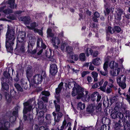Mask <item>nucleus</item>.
I'll return each mask as SVG.
<instances>
[{"instance_id": "30", "label": "nucleus", "mask_w": 130, "mask_h": 130, "mask_svg": "<svg viewBox=\"0 0 130 130\" xmlns=\"http://www.w3.org/2000/svg\"><path fill=\"white\" fill-rule=\"evenodd\" d=\"M8 4L10 5V7L11 8H14L15 0H8Z\"/></svg>"}, {"instance_id": "35", "label": "nucleus", "mask_w": 130, "mask_h": 130, "mask_svg": "<svg viewBox=\"0 0 130 130\" xmlns=\"http://www.w3.org/2000/svg\"><path fill=\"white\" fill-rule=\"evenodd\" d=\"M57 112V120H56V122H58L59 121L60 119L63 116V114L61 112H60V111Z\"/></svg>"}, {"instance_id": "25", "label": "nucleus", "mask_w": 130, "mask_h": 130, "mask_svg": "<svg viewBox=\"0 0 130 130\" xmlns=\"http://www.w3.org/2000/svg\"><path fill=\"white\" fill-rule=\"evenodd\" d=\"M38 24L36 23V22H34L31 23L30 24V26H27V28L30 29H35V28L37 26Z\"/></svg>"}, {"instance_id": "4", "label": "nucleus", "mask_w": 130, "mask_h": 130, "mask_svg": "<svg viewBox=\"0 0 130 130\" xmlns=\"http://www.w3.org/2000/svg\"><path fill=\"white\" fill-rule=\"evenodd\" d=\"M72 92V95L73 96H75L76 95H78L77 97V99H79L81 98L83 94L84 89L79 85L76 86L75 88H73Z\"/></svg>"}, {"instance_id": "18", "label": "nucleus", "mask_w": 130, "mask_h": 130, "mask_svg": "<svg viewBox=\"0 0 130 130\" xmlns=\"http://www.w3.org/2000/svg\"><path fill=\"white\" fill-rule=\"evenodd\" d=\"M92 62L94 65L98 66L102 62V61L100 58H96L93 60Z\"/></svg>"}, {"instance_id": "2", "label": "nucleus", "mask_w": 130, "mask_h": 130, "mask_svg": "<svg viewBox=\"0 0 130 130\" xmlns=\"http://www.w3.org/2000/svg\"><path fill=\"white\" fill-rule=\"evenodd\" d=\"M46 76V74L45 72H42L41 75L40 74H35L33 78V79L31 82L30 83L29 85L30 87L35 88L37 84H41L42 81L44 78Z\"/></svg>"}, {"instance_id": "33", "label": "nucleus", "mask_w": 130, "mask_h": 130, "mask_svg": "<svg viewBox=\"0 0 130 130\" xmlns=\"http://www.w3.org/2000/svg\"><path fill=\"white\" fill-rule=\"evenodd\" d=\"M14 86L17 90L21 92L23 91V89L21 87L20 85L19 84L17 83L15 84L14 85Z\"/></svg>"}, {"instance_id": "8", "label": "nucleus", "mask_w": 130, "mask_h": 130, "mask_svg": "<svg viewBox=\"0 0 130 130\" xmlns=\"http://www.w3.org/2000/svg\"><path fill=\"white\" fill-rule=\"evenodd\" d=\"M10 122L8 121L4 122L1 121L0 122V130H10Z\"/></svg>"}, {"instance_id": "31", "label": "nucleus", "mask_w": 130, "mask_h": 130, "mask_svg": "<svg viewBox=\"0 0 130 130\" xmlns=\"http://www.w3.org/2000/svg\"><path fill=\"white\" fill-rule=\"evenodd\" d=\"M121 80V82H125L126 80V77L125 76L123 75H121L120 76L118 77L117 79V82L118 83V80L119 79Z\"/></svg>"}, {"instance_id": "54", "label": "nucleus", "mask_w": 130, "mask_h": 130, "mask_svg": "<svg viewBox=\"0 0 130 130\" xmlns=\"http://www.w3.org/2000/svg\"><path fill=\"white\" fill-rule=\"evenodd\" d=\"M124 114L121 113L120 112H118L117 113V116L121 119H123L124 117Z\"/></svg>"}, {"instance_id": "49", "label": "nucleus", "mask_w": 130, "mask_h": 130, "mask_svg": "<svg viewBox=\"0 0 130 130\" xmlns=\"http://www.w3.org/2000/svg\"><path fill=\"white\" fill-rule=\"evenodd\" d=\"M126 124L124 125V130H128L130 129V123L126 122Z\"/></svg>"}, {"instance_id": "13", "label": "nucleus", "mask_w": 130, "mask_h": 130, "mask_svg": "<svg viewBox=\"0 0 130 130\" xmlns=\"http://www.w3.org/2000/svg\"><path fill=\"white\" fill-rule=\"evenodd\" d=\"M27 81L26 79L22 78L21 80V84L22 87L25 89L28 88V85L27 84Z\"/></svg>"}, {"instance_id": "32", "label": "nucleus", "mask_w": 130, "mask_h": 130, "mask_svg": "<svg viewBox=\"0 0 130 130\" xmlns=\"http://www.w3.org/2000/svg\"><path fill=\"white\" fill-rule=\"evenodd\" d=\"M79 57L80 60L82 61H84L86 60V56L84 53H80Z\"/></svg>"}, {"instance_id": "27", "label": "nucleus", "mask_w": 130, "mask_h": 130, "mask_svg": "<svg viewBox=\"0 0 130 130\" xmlns=\"http://www.w3.org/2000/svg\"><path fill=\"white\" fill-rule=\"evenodd\" d=\"M41 45V47L40 48L39 51L37 53L38 55H40L43 52V49H45L46 47V46L43 43V41Z\"/></svg>"}, {"instance_id": "15", "label": "nucleus", "mask_w": 130, "mask_h": 130, "mask_svg": "<svg viewBox=\"0 0 130 130\" xmlns=\"http://www.w3.org/2000/svg\"><path fill=\"white\" fill-rule=\"evenodd\" d=\"M52 116L50 114H46L45 117V123L50 124L51 123Z\"/></svg>"}, {"instance_id": "16", "label": "nucleus", "mask_w": 130, "mask_h": 130, "mask_svg": "<svg viewBox=\"0 0 130 130\" xmlns=\"http://www.w3.org/2000/svg\"><path fill=\"white\" fill-rule=\"evenodd\" d=\"M61 89L57 88L55 90L56 94L55 95V97L57 100H58V102L60 100V93L61 92Z\"/></svg>"}, {"instance_id": "39", "label": "nucleus", "mask_w": 130, "mask_h": 130, "mask_svg": "<svg viewBox=\"0 0 130 130\" xmlns=\"http://www.w3.org/2000/svg\"><path fill=\"white\" fill-rule=\"evenodd\" d=\"M5 82L6 83H7L9 84V85H11L12 82V78L11 77L10 78H5Z\"/></svg>"}, {"instance_id": "40", "label": "nucleus", "mask_w": 130, "mask_h": 130, "mask_svg": "<svg viewBox=\"0 0 130 130\" xmlns=\"http://www.w3.org/2000/svg\"><path fill=\"white\" fill-rule=\"evenodd\" d=\"M73 48L72 47L68 45L66 47V51L67 52L69 53H71L72 52Z\"/></svg>"}, {"instance_id": "14", "label": "nucleus", "mask_w": 130, "mask_h": 130, "mask_svg": "<svg viewBox=\"0 0 130 130\" xmlns=\"http://www.w3.org/2000/svg\"><path fill=\"white\" fill-rule=\"evenodd\" d=\"M18 111H13L12 114L13 115V116L10 117V121L11 122H14L16 118V116H17Z\"/></svg>"}, {"instance_id": "59", "label": "nucleus", "mask_w": 130, "mask_h": 130, "mask_svg": "<svg viewBox=\"0 0 130 130\" xmlns=\"http://www.w3.org/2000/svg\"><path fill=\"white\" fill-rule=\"evenodd\" d=\"M3 12L5 13L9 14L12 13V10L10 9H5L3 11Z\"/></svg>"}, {"instance_id": "38", "label": "nucleus", "mask_w": 130, "mask_h": 130, "mask_svg": "<svg viewBox=\"0 0 130 130\" xmlns=\"http://www.w3.org/2000/svg\"><path fill=\"white\" fill-rule=\"evenodd\" d=\"M108 82L107 81H105L103 85V86H101L100 87V89L101 90L105 92V91L106 87L107 85Z\"/></svg>"}, {"instance_id": "11", "label": "nucleus", "mask_w": 130, "mask_h": 130, "mask_svg": "<svg viewBox=\"0 0 130 130\" xmlns=\"http://www.w3.org/2000/svg\"><path fill=\"white\" fill-rule=\"evenodd\" d=\"M95 108V104L93 103L88 105L87 108V110L88 112H92L94 111Z\"/></svg>"}, {"instance_id": "36", "label": "nucleus", "mask_w": 130, "mask_h": 130, "mask_svg": "<svg viewBox=\"0 0 130 130\" xmlns=\"http://www.w3.org/2000/svg\"><path fill=\"white\" fill-rule=\"evenodd\" d=\"M107 33L113 34L115 32L113 28L109 26L108 27L107 29L106 30Z\"/></svg>"}, {"instance_id": "7", "label": "nucleus", "mask_w": 130, "mask_h": 130, "mask_svg": "<svg viewBox=\"0 0 130 130\" xmlns=\"http://www.w3.org/2000/svg\"><path fill=\"white\" fill-rule=\"evenodd\" d=\"M124 12L123 10L121 8H116L115 10L116 13L115 14V19L118 20H120L121 19V16Z\"/></svg>"}, {"instance_id": "41", "label": "nucleus", "mask_w": 130, "mask_h": 130, "mask_svg": "<svg viewBox=\"0 0 130 130\" xmlns=\"http://www.w3.org/2000/svg\"><path fill=\"white\" fill-rule=\"evenodd\" d=\"M67 124V122L66 119H64L62 122V126H61L60 129L63 130L64 129L66 128L67 126L66 125Z\"/></svg>"}, {"instance_id": "42", "label": "nucleus", "mask_w": 130, "mask_h": 130, "mask_svg": "<svg viewBox=\"0 0 130 130\" xmlns=\"http://www.w3.org/2000/svg\"><path fill=\"white\" fill-rule=\"evenodd\" d=\"M102 105V104L101 103H99L98 106L96 107V111L98 112H101V105Z\"/></svg>"}, {"instance_id": "29", "label": "nucleus", "mask_w": 130, "mask_h": 130, "mask_svg": "<svg viewBox=\"0 0 130 130\" xmlns=\"http://www.w3.org/2000/svg\"><path fill=\"white\" fill-rule=\"evenodd\" d=\"M36 111L37 112L36 115L37 116V118H43L44 115V112L43 111H40L38 113V109L37 108H36Z\"/></svg>"}, {"instance_id": "51", "label": "nucleus", "mask_w": 130, "mask_h": 130, "mask_svg": "<svg viewBox=\"0 0 130 130\" xmlns=\"http://www.w3.org/2000/svg\"><path fill=\"white\" fill-rule=\"evenodd\" d=\"M68 85L69 87L70 86L71 87H72L74 86L73 88H75V87H76V86H77L76 83L74 82H69Z\"/></svg>"}, {"instance_id": "10", "label": "nucleus", "mask_w": 130, "mask_h": 130, "mask_svg": "<svg viewBox=\"0 0 130 130\" xmlns=\"http://www.w3.org/2000/svg\"><path fill=\"white\" fill-rule=\"evenodd\" d=\"M33 71L32 67L31 66H29L26 68V74L28 78L31 77L32 76Z\"/></svg>"}, {"instance_id": "23", "label": "nucleus", "mask_w": 130, "mask_h": 130, "mask_svg": "<svg viewBox=\"0 0 130 130\" xmlns=\"http://www.w3.org/2000/svg\"><path fill=\"white\" fill-rule=\"evenodd\" d=\"M52 42L55 44H59L60 43V41L58 37H53L51 39Z\"/></svg>"}, {"instance_id": "50", "label": "nucleus", "mask_w": 130, "mask_h": 130, "mask_svg": "<svg viewBox=\"0 0 130 130\" xmlns=\"http://www.w3.org/2000/svg\"><path fill=\"white\" fill-rule=\"evenodd\" d=\"M72 59L75 61H77L79 58L78 55L77 54H74L71 56Z\"/></svg>"}, {"instance_id": "53", "label": "nucleus", "mask_w": 130, "mask_h": 130, "mask_svg": "<svg viewBox=\"0 0 130 130\" xmlns=\"http://www.w3.org/2000/svg\"><path fill=\"white\" fill-rule=\"evenodd\" d=\"M17 93V92L14 90V89L11 90L10 91V95L12 96H15L16 95Z\"/></svg>"}, {"instance_id": "48", "label": "nucleus", "mask_w": 130, "mask_h": 130, "mask_svg": "<svg viewBox=\"0 0 130 130\" xmlns=\"http://www.w3.org/2000/svg\"><path fill=\"white\" fill-rule=\"evenodd\" d=\"M42 30V29H41V30H39L37 29H34V31L35 32L38 33L39 35L42 36L43 35Z\"/></svg>"}, {"instance_id": "5", "label": "nucleus", "mask_w": 130, "mask_h": 130, "mask_svg": "<svg viewBox=\"0 0 130 130\" xmlns=\"http://www.w3.org/2000/svg\"><path fill=\"white\" fill-rule=\"evenodd\" d=\"M26 33L25 32L23 31L19 32L18 36L17 37L18 39L17 44L18 45H20L19 43H20L21 42H23Z\"/></svg>"}, {"instance_id": "44", "label": "nucleus", "mask_w": 130, "mask_h": 130, "mask_svg": "<svg viewBox=\"0 0 130 130\" xmlns=\"http://www.w3.org/2000/svg\"><path fill=\"white\" fill-rule=\"evenodd\" d=\"M52 52V51L50 49H49L48 50H47L46 51L45 55L46 57L49 58L51 56Z\"/></svg>"}, {"instance_id": "28", "label": "nucleus", "mask_w": 130, "mask_h": 130, "mask_svg": "<svg viewBox=\"0 0 130 130\" xmlns=\"http://www.w3.org/2000/svg\"><path fill=\"white\" fill-rule=\"evenodd\" d=\"M20 45H18L17 44V46L18 45H20L21 47L20 48V51L22 53H24L25 52V50L24 49V42H21L20 43Z\"/></svg>"}, {"instance_id": "62", "label": "nucleus", "mask_w": 130, "mask_h": 130, "mask_svg": "<svg viewBox=\"0 0 130 130\" xmlns=\"http://www.w3.org/2000/svg\"><path fill=\"white\" fill-rule=\"evenodd\" d=\"M111 116L112 119H115L117 117V113L116 112H113L111 115Z\"/></svg>"}, {"instance_id": "9", "label": "nucleus", "mask_w": 130, "mask_h": 130, "mask_svg": "<svg viewBox=\"0 0 130 130\" xmlns=\"http://www.w3.org/2000/svg\"><path fill=\"white\" fill-rule=\"evenodd\" d=\"M1 89L2 90H5L7 91L9 89V85L5 82V79L4 77H2L1 78Z\"/></svg>"}, {"instance_id": "6", "label": "nucleus", "mask_w": 130, "mask_h": 130, "mask_svg": "<svg viewBox=\"0 0 130 130\" xmlns=\"http://www.w3.org/2000/svg\"><path fill=\"white\" fill-rule=\"evenodd\" d=\"M58 71V68L56 64L52 62L50 64V72L52 75H55L57 73Z\"/></svg>"}, {"instance_id": "61", "label": "nucleus", "mask_w": 130, "mask_h": 130, "mask_svg": "<svg viewBox=\"0 0 130 130\" xmlns=\"http://www.w3.org/2000/svg\"><path fill=\"white\" fill-rule=\"evenodd\" d=\"M16 72L17 74L16 75V76L14 79L15 81L16 82H18L19 80V74L18 72V71H17Z\"/></svg>"}, {"instance_id": "57", "label": "nucleus", "mask_w": 130, "mask_h": 130, "mask_svg": "<svg viewBox=\"0 0 130 130\" xmlns=\"http://www.w3.org/2000/svg\"><path fill=\"white\" fill-rule=\"evenodd\" d=\"M4 75L5 77V78H10V74L7 72H4Z\"/></svg>"}, {"instance_id": "21", "label": "nucleus", "mask_w": 130, "mask_h": 130, "mask_svg": "<svg viewBox=\"0 0 130 130\" xmlns=\"http://www.w3.org/2000/svg\"><path fill=\"white\" fill-rule=\"evenodd\" d=\"M34 40L33 39L32 40V42L31 43L30 41H29V43H28V51L29 53L31 52L33 48V46L34 44Z\"/></svg>"}, {"instance_id": "1", "label": "nucleus", "mask_w": 130, "mask_h": 130, "mask_svg": "<svg viewBox=\"0 0 130 130\" xmlns=\"http://www.w3.org/2000/svg\"><path fill=\"white\" fill-rule=\"evenodd\" d=\"M15 38L14 30L8 27L6 34L5 44L7 50L10 51L13 50L12 46L14 44Z\"/></svg>"}, {"instance_id": "26", "label": "nucleus", "mask_w": 130, "mask_h": 130, "mask_svg": "<svg viewBox=\"0 0 130 130\" xmlns=\"http://www.w3.org/2000/svg\"><path fill=\"white\" fill-rule=\"evenodd\" d=\"M85 107V104L81 102H79L77 104V108L78 109L80 110H83Z\"/></svg>"}, {"instance_id": "63", "label": "nucleus", "mask_w": 130, "mask_h": 130, "mask_svg": "<svg viewBox=\"0 0 130 130\" xmlns=\"http://www.w3.org/2000/svg\"><path fill=\"white\" fill-rule=\"evenodd\" d=\"M41 99L45 102L46 103L48 102V98L46 96H43Z\"/></svg>"}, {"instance_id": "24", "label": "nucleus", "mask_w": 130, "mask_h": 130, "mask_svg": "<svg viewBox=\"0 0 130 130\" xmlns=\"http://www.w3.org/2000/svg\"><path fill=\"white\" fill-rule=\"evenodd\" d=\"M98 95V93L96 92H93L90 96V98L91 100L93 101H95L96 99V97L97 95Z\"/></svg>"}, {"instance_id": "58", "label": "nucleus", "mask_w": 130, "mask_h": 130, "mask_svg": "<svg viewBox=\"0 0 130 130\" xmlns=\"http://www.w3.org/2000/svg\"><path fill=\"white\" fill-rule=\"evenodd\" d=\"M108 64V61H106L105 62L103 65V68L105 71H107V69Z\"/></svg>"}, {"instance_id": "12", "label": "nucleus", "mask_w": 130, "mask_h": 130, "mask_svg": "<svg viewBox=\"0 0 130 130\" xmlns=\"http://www.w3.org/2000/svg\"><path fill=\"white\" fill-rule=\"evenodd\" d=\"M20 21L24 22V23L26 24H29L30 23V17L28 16H23L20 17L19 19Z\"/></svg>"}, {"instance_id": "45", "label": "nucleus", "mask_w": 130, "mask_h": 130, "mask_svg": "<svg viewBox=\"0 0 130 130\" xmlns=\"http://www.w3.org/2000/svg\"><path fill=\"white\" fill-rule=\"evenodd\" d=\"M39 121V123L40 125H42L43 124H45L44 122V118H37Z\"/></svg>"}, {"instance_id": "56", "label": "nucleus", "mask_w": 130, "mask_h": 130, "mask_svg": "<svg viewBox=\"0 0 130 130\" xmlns=\"http://www.w3.org/2000/svg\"><path fill=\"white\" fill-rule=\"evenodd\" d=\"M115 30L117 32H120L121 31L120 27L118 26H115L114 27Z\"/></svg>"}, {"instance_id": "47", "label": "nucleus", "mask_w": 130, "mask_h": 130, "mask_svg": "<svg viewBox=\"0 0 130 130\" xmlns=\"http://www.w3.org/2000/svg\"><path fill=\"white\" fill-rule=\"evenodd\" d=\"M45 95L46 96H48L50 95V94L48 91H43L41 92L40 95Z\"/></svg>"}, {"instance_id": "55", "label": "nucleus", "mask_w": 130, "mask_h": 130, "mask_svg": "<svg viewBox=\"0 0 130 130\" xmlns=\"http://www.w3.org/2000/svg\"><path fill=\"white\" fill-rule=\"evenodd\" d=\"M68 45H67L65 43H63L62 44L61 46V50L63 51L66 50V47Z\"/></svg>"}, {"instance_id": "19", "label": "nucleus", "mask_w": 130, "mask_h": 130, "mask_svg": "<svg viewBox=\"0 0 130 130\" xmlns=\"http://www.w3.org/2000/svg\"><path fill=\"white\" fill-rule=\"evenodd\" d=\"M47 37L49 38L51 37L53 38L54 36V34L52 32V29L51 28H48L47 31Z\"/></svg>"}, {"instance_id": "3", "label": "nucleus", "mask_w": 130, "mask_h": 130, "mask_svg": "<svg viewBox=\"0 0 130 130\" xmlns=\"http://www.w3.org/2000/svg\"><path fill=\"white\" fill-rule=\"evenodd\" d=\"M32 102L31 99H30L27 101L23 103L24 105V109L23 110V117L24 120L26 121L27 120V116L25 115L26 114L28 111H30L32 108V106L31 105V104Z\"/></svg>"}, {"instance_id": "52", "label": "nucleus", "mask_w": 130, "mask_h": 130, "mask_svg": "<svg viewBox=\"0 0 130 130\" xmlns=\"http://www.w3.org/2000/svg\"><path fill=\"white\" fill-rule=\"evenodd\" d=\"M43 40L41 38H38V40L37 42V47H40V44L42 43Z\"/></svg>"}, {"instance_id": "37", "label": "nucleus", "mask_w": 130, "mask_h": 130, "mask_svg": "<svg viewBox=\"0 0 130 130\" xmlns=\"http://www.w3.org/2000/svg\"><path fill=\"white\" fill-rule=\"evenodd\" d=\"M91 74L93 77L94 78V81L95 82H97L98 81V73L95 72H92Z\"/></svg>"}, {"instance_id": "43", "label": "nucleus", "mask_w": 130, "mask_h": 130, "mask_svg": "<svg viewBox=\"0 0 130 130\" xmlns=\"http://www.w3.org/2000/svg\"><path fill=\"white\" fill-rule=\"evenodd\" d=\"M125 117L126 118H127V117H128V120L127 121V120L125 119V118H124V122H127L128 123H130V116L129 115V113H127L126 112V113Z\"/></svg>"}, {"instance_id": "60", "label": "nucleus", "mask_w": 130, "mask_h": 130, "mask_svg": "<svg viewBox=\"0 0 130 130\" xmlns=\"http://www.w3.org/2000/svg\"><path fill=\"white\" fill-rule=\"evenodd\" d=\"M100 72L102 75L104 76H106L108 74V72L107 71H103L102 70H100Z\"/></svg>"}, {"instance_id": "34", "label": "nucleus", "mask_w": 130, "mask_h": 130, "mask_svg": "<svg viewBox=\"0 0 130 130\" xmlns=\"http://www.w3.org/2000/svg\"><path fill=\"white\" fill-rule=\"evenodd\" d=\"M5 98L8 101V102H10L11 99V98L10 96L7 92H4V94Z\"/></svg>"}, {"instance_id": "20", "label": "nucleus", "mask_w": 130, "mask_h": 130, "mask_svg": "<svg viewBox=\"0 0 130 130\" xmlns=\"http://www.w3.org/2000/svg\"><path fill=\"white\" fill-rule=\"evenodd\" d=\"M60 101H58V100H54V103L55 105V110L56 112H58L60 111V105L58 104L57 103H58Z\"/></svg>"}, {"instance_id": "22", "label": "nucleus", "mask_w": 130, "mask_h": 130, "mask_svg": "<svg viewBox=\"0 0 130 130\" xmlns=\"http://www.w3.org/2000/svg\"><path fill=\"white\" fill-rule=\"evenodd\" d=\"M118 84L122 89H124L126 88V85L125 83V82H121V80H119V79L118 80Z\"/></svg>"}, {"instance_id": "64", "label": "nucleus", "mask_w": 130, "mask_h": 130, "mask_svg": "<svg viewBox=\"0 0 130 130\" xmlns=\"http://www.w3.org/2000/svg\"><path fill=\"white\" fill-rule=\"evenodd\" d=\"M63 82H61L58 85L57 88H58L59 89H62V88H63Z\"/></svg>"}, {"instance_id": "46", "label": "nucleus", "mask_w": 130, "mask_h": 130, "mask_svg": "<svg viewBox=\"0 0 130 130\" xmlns=\"http://www.w3.org/2000/svg\"><path fill=\"white\" fill-rule=\"evenodd\" d=\"M38 107L40 109H42L44 107V104L43 102L40 101L38 103Z\"/></svg>"}, {"instance_id": "17", "label": "nucleus", "mask_w": 130, "mask_h": 130, "mask_svg": "<svg viewBox=\"0 0 130 130\" xmlns=\"http://www.w3.org/2000/svg\"><path fill=\"white\" fill-rule=\"evenodd\" d=\"M85 94L84 95V93L83 94L82 97V100L83 101L88 102L89 100V96L88 95H87L88 93V91H85Z\"/></svg>"}]
</instances>
